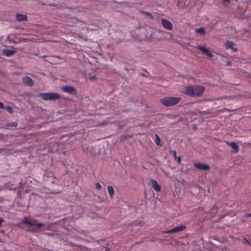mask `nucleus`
<instances>
[{
    "label": "nucleus",
    "mask_w": 251,
    "mask_h": 251,
    "mask_svg": "<svg viewBox=\"0 0 251 251\" xmlns=\"http://www.w3.org/2000/svg\"><path fill=\"white\" fill-rule=\"evenodd\" d=\"M181 100L179 97H167L160 100L161 102L165 106H171L177 104Z\"/></svg>",
    "instance_id": "nucleus-1"
},
{
    "label": "nucleus",
    "mask_w": 251,
    "mask_h": 251,
    "mask_svg": "<svg viewBox=\"0 0 251 251\" xmlns=\"http://www.w3.org/2000/svg\"><path fill=\"white\" fill-rule=\"evenodd\" d=\"M38 97L45 100H54L60 98V96L55 93H39Z\"/></svg>",
    "instance_id": "nucleus-2"
},
{
    "label": "nucleus",
    "mask_w": 251,
    "mask_h": 251,
    "mask_svg": "<svg viewBox=\"0 0 251 251\" xmlns=\"http://www.w3.org/2000/svg\"><path fill=\"white\" fill-rule=\"evenodd\" d=\"M45 227V223H39L37 220H36V222H34L32 226L30 227L29 231L33 233H39L44 230Z\"/></svg>",
    "instance_id": "nucleus-3"
},
{
    "label": "nucleus",
    "mask_w": 251,
    "mask_h": 251,
    "mask_svg": "<svg viewBox=\"0 0 251 251\" xmlns=\"http://www.w3.org/2000/svg\"><path fill=\"white\" fill-rule=\"evenodd\" d=\"M204 90H205V88L202 86L194 85V96H197V97L201 96L203 94Z\"/></svg>",
    "instance_id": "nucleus-4"
},
{
    "label": "nucleus",
    "mask_w": 251,
    "mask_h": 251,
    "mask_svg": "<svg viewBox=\"0 0 251 251\" xmlns=\"http://www.w3.org/2000/svg\"><path fill=\"white\" fill-rule=\"evenodd\" d=\"M185 228H186V226H176V227L173 228L171 229L164 231L163 232L165 233H175V232H177L182 231Z\"/></svg>",
    "instance_id": "nucleus-5"
},
{
    "label": "nucleus",
    "mask_w": 251,
    "mask_h": 251,
    "mask_svg": "<svg viewBox=\"0 0 251 251\" xmlns=\"http://www.w3.org/2000/svg\"><path fill=\"white\" fill-rule=\"evenodd\" d=\"M225 46L226 49H231L233 52H236L237 50L236 45L232 41H226L225 43Z\"/></svg>",
    "instance_id": "nucleus-6"
},
{
    "label": "nucleus",
    "mask_w": 251,
    "mask_h": 251,
    "mask_svg": "<svg viewBox=\"0 0 251 251\" xmlns=\"http://www.w3.org/2000/svg\"><path fill=\"white\" fill-rule=\"evenodd\" d=\"M161 23L163 26L166 29L171 30L173 29V24L169 20L165 19H162Z\"/></svg>",
    "instance_id": "nucleus-7"
},
{
    "label": "nucleus",
    "mask_w": 251,
    "mask_h": 251,
    "mask_svg": "<svg viewBox=\"0 0 251 251\" xmlns=\"http://www.w3.org/2000/svg\"><path fill=\"white\" fill-rule=\"evenodd\" d=\"M194 166L196 168L203 171L208 170L210 169L209 165L200 163H195Z\"/></svg>",
    "instance_id": "nucleus-8"
},
{
    "label": "nucleus",
    "mask_w": 251,
    "mask_h": 251,
    "mask_svg": "<svg viewBox=\"0 0 251 251\" xmlns=\"http://www.w3.org/2000/svg\"><path fill=\"white\" fill-rule=\"evenodd\" d=\"M196 48L200 50L203 53L207 55L209 58L212 57V53L209 51V50L206 49L205 48L202 46H198L196 47Z\"/></svg>",
    "instance_id": "nucleus-9"
},
{
    "label": "nucleus",
    "mask_w": 251,
    "mask_h": 251,
    "mask_svg": "<svg viewBox=\"0 0 251 251\" xmlns=\"http://www.w3.org/2000/svg\"><path fill=\"white\" fill-rule=\"evenodd\" d=\"M61 90L65 93H68L70 94H72L75 92V88L69 85H65L61 88Z\"/></svg>",
    "instance_id": "nucleus-10"
},
{
    "label": "nucleus",
    "mask_w": 251,
    "mask_h": 251,
    "mask_svg": "<svg viewBox=\"0 0 251 251\" xmlns=\"http://www.w3.org/2000/svg\"><path fill=\"white\" fill-rule=\"evenodd\" d=\"M184 93L190 97H194V86H189L185 87Z\"/></svg>",
    "instance_id": "nucleus-11"
},
{
    "label": "nucleus",
    "mask_w": 251,
    "mask_h": 251,
    "mask_svg": "<svg viewBox=\"0 0 251 251\" xmlns=\"http://www.w3.org/2000/svg\"><path fill=\"white\" fill-rule=\"evenodd\" d=\"M16 51L9 49H3L2 51V54L7 57L12 56L15 54Z\"/></svg>",
    "instance_id": "nucleus-12"
},
{
    "label": "nucleus",
    "mask_w": 251,
    "mask_h": 251,
    "mask_svg": "<svg viewBox=\"0 0 251 251\" xmlns=\"http://www.w3.org/2000/svg\"><path fill=\"white\" fill-rule=\"evenodd\" d=\"M150 182L151 183V186L154 191L156 192H160L161 191V187L155 180L151 179Z\"/></svg>",
    "instance_id": "nucleus-13"
},
{
    "label": "nucleus",
    "mask_w": 251,
    "mask_h": 251,
    "mask_svg": "<svg viewBox=\"0 0 251 251\" xmlns=\"http://www.w3.org/2000/svg\"><path fill=\"white\" fill-rule=\"evenodd\" d=\"M34 222H36V219L34 220H29L27 217H25L24 220H23L19 224H24V225H28L29 227L32 226Z\"/></svg>",
    "instance_id": "nucleus-14"
},
{
    "label": "nucleus",
    "mask_w": 251,
    "mask_h": 251,
    "mask_svg": "<svg viewBox=\"0 0 251 251\" xmlns=\"http://www.w3.org/2000/svg\"><path fill=\"white\" fill-rule=\"evenodd\" d=\"M16 20L19 22L27 21L28 17L26 15L18 13L16 15Z\"/></svg>",
    "instance_id": "nucleus-15"
},
{
    "label": "nucleus",
    "mask_w": 251,
    "mask_h": 251,
    "mask_svg": "<svg viewBox=\"0 0 251 251\" xmlns=\"http://www.w3.org/2000/svg\"><path fill=\"white\" fill-rule=\"evenodd\" d=\"M226 143L228 145L232 148L234 152H237L238 151L239 148L236 143L234 142H226Z\"/></svg>",
    "instance_id": "nucleus-16"
},
{
    "label": "nucleus",
    "mask_w": 251,
    "mask_h": 251,
    "mask_svg": "<svg viewBox=\"0 0 251 251\" xmlns=\"http://www.w3.org/2000/svg\"><path fill=\"white\" fill-rule=\"evenodd\" d=\"M24 81H25V83H26V84H28V85H29L30 86H33L34 84L33 81L29 77L27 76V77H25L24 79Z\"/></svg>",
    "instance_id": "nucleus-17"
},
{
    "label": "nucleus",
    "mask_w": 251,
    "mask_h": 251,
    "mask_svg": "<svg viewBox=\"0 0 251 251\" xmlns=\"http://www.w3.org/2000/svg\"><path fill=\"white\" fill-rule=\"evenodd\" d=\"M107 190H108V192L110 197L111 198H112L113 197V196L114 194V190L113 187L111 186H107Z\"/></svg>",
    "instance_id": "nucleus-18"
},
{
    "label": "nucleus",
    "mask_w": 251,
    "mask_h": 251,
    "mask_svg": "<svg viewBox=\"0 0 251 251\" xmlns=\"http://www.w3.org/2000/svg\"><path fill=\"white\" fill-rule=\"evenodd\" d=\"M155 144L157 146H162V144L160 143L161 140H160V138L159 137V136L157 134H155Z\"/></svg>",
    "instance_id": "nucleus-19"
},
{
    "label": "nucleus",
    "mask_w": 251,
    "mask_h": 251,
    "mask_svg": "<svg viewBox=\"0 0 251 251\" xmlns=\"http://www.w3.org/2000/svg\"><path fill=\"white\" fill-rule=\"evenodd\" d=\"M196 32L200 34L201 35H204L205 33V30L204 28L202 27L196 29Z\"/></svg>",
    "instance_id": "nucleus-20"
},
{
    "label": "nucleus",
    "mask_w": 251,
    "mask_h": 251,
    "mask_svg": "<svg viewBox=\"0 0 251 251\" xmlns=\"http://www.w3.org/2000/svg\"><path fill=\"white\" fill-rule=\"evenodd\" d=\"M141 13H142V14H144L146 16H147L149 18H150L151 19H153V15L151 13H150L149 12L141 11Z\"/></svg>",
    "instance_id": "nucleus-21"
},
{
    "label": "nucleus",
    "mask_w": 251,
    "mask_h": 251,
    "mask_svg": "<svg viewBox=\"0 0 251 251\" xmlns=\"http://www.w3.org/2000/svg\"><path fill=\"white\" fill-rule=\"evenodd\" d=\"M7 126L11 127H16L18 126V123L16 122H12L8 123Z\"/></svg>",
    "instance_id": "nucleus-22"
},
{
    "label": "nucleus",
    "mask_w": 251,
    "mask_h": 251,
    "mask_svg": "<svg viewBox=\"0 0 251 251\" xmlns=\"http://www.w3.org/2000/svg\"><path fill=\"white\" fill-rule=\"evenodd\" d=\"M51 227V224H49L48 225H46L45 224V228H44V230H50V229Z\"/></svg>",
    "instance_id": "nucleus-23"
},
{
    "label": "nucleus",
    "mask_w": 251,
    "mask_h": 251,
    "mask_svg": "<svg viewBox=\"0 0 251 251\" xmlns=\"http://www.w3.org/2000/svg\"><path fill=\"white\" fill-rule=\"evenodd\" d=\"M6 109L10 113L13 112V109L11 106H7L5 107Z\"/></svg>",
    "instance_id": "nucleus-24"
},
{
    "label": "nucleus",
    "mask_w": 251,
    "mask_h": 251,
    "mask_svg": "<svg viewBox=\"0 0 251 251\" xmlns=\"http://www.w3.org/2000/svg\"><path fill=\"white\" fill-rule=\"evenodd\" d=\"M170 152L172 153V154L174 155V157L176 159V158H177L176 151L175 150H172L170 151Z\"/></svg>",
    "instance_id": "nucleus-25"
},
{
    "label": "nucleus",
    "mask_w": 251,
    "mask_h": 251,
    "mask_svg": "<svg viewBox=\"0 0 251 251\" xmlns=\"http://www.w3.org/2000/svg\"><path fill=\"white\" fill-rule=\"evenodd\" d=\"M96 188L98 190H100L101 188V185L99 183H97L96 184Z\"/></svg>",
    "instance_id": "nucleus-26"
},
{
    "label": "nucleus",
    "mask_w": 251,
    "mask_h": 251,
    "mask_svg": "<svg viewBox=\"0 0 251 251\" xmlns=\"http://www.w3.org/2000/svg\"><path fill=\"white\" fill-rule=\"evenodd\" d=\"M43 234L47 235L48 236H53V234L52 233H49V232H44L43 233Z\"/></svg>",
    "instance_id": "nucleus-27"
},
{
    "label": "nucleus",
    "mask_w": 251,
    "mask_h": 251,
    "mask_svg": "<svg viewBox=\"0 0 251 251\" xmlns=\"http://www.w3.org/2000/svg\"><path fill=\"white\" fill-rule=\"evenodd\" d=\"M4 108L3 103L0 101V108L3 109Z\"/></svg>",
    "instance_id": "nucleus-28"
},
{
    "label": "nucleus",
    "mask_w": 251,
    "mask_h": 251,
    "mask_svg": "<svg viewBox=\"0 0 251 251\" xmlns=\"http://www.w3.org/2000/svg\"><path fill=\"white\" fill-rule=\"evenodd\" d=\"M3 222H4L3 219L2 218H0V226Z\"/></svg>",
    "instance_id": "nucleus-29"
},
{
    "label": "nucleus",
    "mask_w": 251,
    "mask_h": 251,
    "mask_svg": "<svg viewBox=\"0 0 251 251\" xmlns=\"http://www.w3.org/2000/svg\"><path fill=\"white\" fill-rule=\"evenodd\" d=\"M96 76H95V75H93V76H91V77H90V79L91 80H93V79H95V78H96Z\"/></svg>",
    "instance_id": "nucleus-30"
},
{
    "label": "nucleus",
    "mask_w": 251,
    "mask_h": 251,
    "mask_svg": "<svg viewBox=\"0 0 251 251\" xmlns=\"http://www.w3.org/2000/svg\"><path fill=\"white\" fill-rule=\"evenodd\" d=\"M177 161L180 163V161H181V157L179 156L177 158Z\"/></svg>",
    "instance_id": "nucleus-31"
},
{
    "label": "nucleus",
    "mask_w": 251,
    "mask_h": 251,
    "mask_svg": "<svg viewBox=\"0 0 251 251\" xmlns=\"http://www.w3.org/2000/svg\"><path fill=\"white\" fill-rule=\"evenodd\" d=\"M251 217V213L247 214V217L249 218Z\"/></svg>",
    "instance_id": "nucleus-32"
},
{
    "label": "nucleus",
    "mask_w": 251,
    "mask_h": 251,
    "mask_svg": "<svg viewBox=\"0 0 251 251\" xmlns=\"http://www.w3.org/2000/svg\"><path fill=\"white\" fill-rule=\"evenodd\" d=\"M3 200H4V198L3 197H0V201H1Z\"/></svg>",
    "instance_id": "nucleus-33"
},
{
    "label": "nucleus",
    "mask_w": 251,
    "mask_h": 251,
    "mask_svg": "<svg viewBox=\"0 0 251 251\" xmlns=\"http://www.w3.org/2000/svg\"><path fill=\"white\" fill-rule=\"evenodd\" d=\"M224 1H225V2H229V0H223Z\"/></svg>",
    "instance_id": "nucleus-34"
},
{
    "label": "nucleus",
    "mask_w": 251,
    "mask_h": 251,
    "mask_svg": "<svg viewBox=\"0 0 251 251\" xmlns=\"http://www.w3.org/2000/svg\"><path fill=\"white\" fill-rule=\"evenodd\" d=\"M141 75L143 76H146V75L144 74H141Z\"/></svg>",
    "instance_id": "nucleus-35"
},
{
    "label": "nucleus",
    "mask_w": 251,
    "mask_h": 251,
    "mask_svg": "<svg viewBox=\"0 0 251 251\" xmlns=\"http://www.w3.org/2000/svg\"><path fill=\"white\" fill-rule=\"evenodd\" d=\"M245 243H249V242L247 240H245Z\"/></svg>",
    "instance_id": "nucleus-36"
},
{
    "label": "nucleus",
    "mask_w": 251,
    "mask_h": 251,
    "mask_svg": "<svg viewBox=\"0 0 251 251\" xmlns=\"http://www.w3.org/2000/svg\"><path fill=\"white\" fill-rule=\"evenodd\" d=\"M227 65H230V63L228 62H227Z\"/></svg>",
    "instance_id": "nucleus-37"
},
{
    "label": "nucleus",
    "mask_w": 251,
    "mask_h": 251,
    "mask_svg": "<svg viewBox=\"0 0 251 251\" xmlns=\"http://www.w3.org/2000/svg\"><path fill=\"white\" fill-rule=\"evenodd\" d=\"M109 251V249L108 248H107L105 250V251Z\"/></svg>",
    "instance_id": "nucleus-38"
}]
</instances>
